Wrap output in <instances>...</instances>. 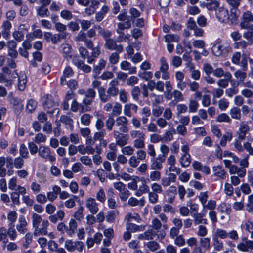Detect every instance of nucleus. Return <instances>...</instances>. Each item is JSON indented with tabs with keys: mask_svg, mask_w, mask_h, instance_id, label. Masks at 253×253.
<instances>
[{
	"mask_svg": "<svg viewBox=\"0 0 253 253\" xmlns=\"http://www.w3.org/2000/svg\"><path fill=\"white\" fill-rule=\"evenodd\" d=\"M7 75L0 73V83H3L7 87L11 86L15 79L18 78L17 86L21 91L24 90L27 83V76L23 72L18 74L17 70L12 71L11 75L9 77Z\"/></svg>",
	"mask_w": 253,
	"mask_h": 253,
	"instance_id": "1",
	"label": "nucleus"
},
{
	"mask_svg": "<svg viewBox=\"0 0 253 253\" xmlns=\"http://www.w3.org/2000/svg\"><path fill=\"white\" fill-rule=\"evenodd\" d=\"M119 83L118 81L115 79L111 80L109 83V87L107 90L105 88L102 89L103 92L100 98V102L106 103L109 101L112 97H116L119 93V89L118 87Z\"/></svg>",
	"mask_w": 253,
	"mask_h": 253,
	"instance_id": "2",
	"label": "nucleus"
},
{
	"mask_svg": "<svg viewBox=\"0 0 253 253\" xmlns=\"http://www.w3.org/2000/svg\"><path fill=\"white\" fill-rule=\"evenodd\" d=\"M248 57L245 53L241 54L240 52H235L232 55L231 60L233 63L240 65L242 70L246 71L247 69Z\"/></svg>",
	"mask_w": 253,
	"mask_h": 253,
	"instance_id": "3",
	"label": "nucleus"
},
{
	"mask_svg": "<svg viewBox=\"0 0 253 253\" xmlns=\"http://www.w3.org/2000/svg\"><path fill=\"white\" fill-rule=\"evenodd\" d=\"M231 49V47L227 42H219L212 46V52L214 55L220 56L228 52Z\"/></svg>",
	"mask_w": 253,
	"mask_h": 253,
	"instance_id": "4",
	"label": "nucleus"
},
{
	"mask_svg": "<svg viewBox=\"0 0 253 253\" xmlns=\"http://www.w3.org/2000/svg\"><path fill=\"white\" fill-rule=\"evenodd\" d=\"M115 126L117 127L119 131L123 133H127L128 130V120L125 116H120L116 118L115 120Z\"/></svg>",
	"mask_w": 253,
	"mask_h": 253,
	"instance_id": "5",
	"label": "nucleus"
},
{
	"mask_svg": "<svg viewBox=\"0 0 253 253\" xmlns=\"http://www.w3.org/2000/svg\"><path fill=\"white\" fill-rule=\"evenodd\" d=\"M124 133L119 131L118 130H114L113 131V136L115 142L120 147L125 146L128 143V136Z\"/></svg>",
	"mask_w": 253,
	"mask_h": 253,
	"instance_id": "6",
	"label": "nucleus"
},
{
	"mask_svg": "<svg viewBox=\"0 0 253 253\" xmlns=\"http://www.w3.org/2000/svg\"><path fill=\"white\" fill-rule=\"evenodd\" d=\"M38 155L43 159H48L51 163L56 160L55 157L51 154L50 149L47 146H40L39 148Z\"/></svg>",
	"mask_w": 253,
	"mask_h": 253,
	"instance_id": "7",
	"label": "nucleus"
},
{
	"mask_svg": "<svg viewBox=\"0 0 253 253\" xmlns=\"http://www.w3.org/2000/svg\"><path fill=\"white\" fill-rule=\"evenodd\" d=\"M215 15L220 22L227 23L229 21L228 10L224 7H218L216 10Z\"/></svg>",
	"mask_w": 253,
	"mask_h": 253,
	"instance_id": "8",
	"label": "nucleus"
},
{
	"mask_svg": "<svg viewBox=\"0 0 253 253\" xmlns=\"http://www.w3.org/2000/svg\"><path fill=\"white\" fill-rule=\"evenodd\" d=\"M242 242H239L237 245V248L241 252H249L253 250V241L248 240L247 238H242Z\"/></svg>",
	"mask_w": 253,
	"mask_h": 253,
	"instance_id": "9",
	"label": "nucleus"
},
{
	"mask_svg": "<svg viewBox=\"0 0 253 253\" xmlns=\"http://www.w3.org/2000/svg\"><path fill=\"white\" fill-rule=\"evenodd\" d=\"M117 41L110 38L105 42L104 47L107 49L115 50L118 53H121L123 50V47L121 44H117Z\"/></svg>",
	"mask_w": 253,
	"mask_h": 253,
	"instance_id": "10",
	"label": "nucleus"
},
{
	"mask_svg": "<svg viewBox=\"0 0 253 253\" xmlns=\"http://www.w3.org/2000/svg\"><path fill=\"white\" fill-rule=\"evenodd\" d=\"M85 207L92 214H95L99 211L98 204L92 197L88 198L85 201Z\"/></svg>",
	"mask_w": 253,
	"mask_h": 253,
	"instance_id": "11",
	"label": "nucleus"
},
{
	"mask_svg": "<svg viewBox=\"0 0 253 253\" xmlns=\"http://www.w3.org/2000/svg\"><path fill=\"white\" fill-rule=\"evenodd\" d=\"M250 131V126L248 122L242 121L240 123L238 131V139L243 140L245 139L246 135Z\"/></svg>",
	"mask_w": 253,
	"mask_h": 253,
	"instance_id": "12",
	"label": "nucleus"
},
{
	"mask_svg": "<svg viewBox=\"0 0 253 253\" xmlns=\"http://www.w3.org/2000/svg\"><path fill=\"white\" fill-rule=\"evenodd\" d=\"M59 51L67 59H71L72 56L73 49L71 45L68 43H63L59 47Z\"/></svg>",
	"mask_w": 253,
	"mask_h": 253,
	"instance_id": "13",
	"label": "nucleus"
},
{
	"mask_svg": "<svg viewBox=\"0 0 253 253\" xmlns=\"http://www.w3.org/2000/svg\"><path fill=\"white\" fill-rule=\"evenodd\" d=\"M165 161L164 157L159 155L157 158H151L150 169L153 170H160L163 168L162 163Z\"/></svg>",
	"mask_w": 253,
	"mask_h": 253,
	"instance_id": "14",
	"label": "nucleus"
},
{
	"mask_svg": "<svg viewBox=\"0 0 253 253\" xmlns=\"http://www.w3.org/2000/svg\"><path fill=\"white\" fill-rule=\"evenodd\" d=\"M96 92L93 88H88L86 90L85 97L83 99V103L88 107L93 102V99L96 97Z\"/></svg>",
	"mask_w": 253,
	"mask_h": 253,
	"instance_id": "15",
	"label": "nucleus"
},
{
	"mask_svg": "<svg viewBox=\"0 0 253 253\" xmlns=\"http://www.w3.org/2000/svg\"><path fill=\"white\" fill-rule=\"evenodd\" d=\"M71 110L73 112H77L79 111L80 113H83L88 111V107L83 103L82 101V103H79L76 99L73 100L71 104Z\"/></svg>",
	"mask_w": 253,
	"mask_h": 253,
	"instance_id": "16",
	"label": "nucleus"
},
{
	"mask_svg": "<svg viewBox=\"0 0 253 253\" xmlns=\"http://www.w3.org/2000/svg\"><path fill=\"white\" fill-rule=\"evenodd\" d=\"M49 226V222L46 219H43L41 225L38 228L34 230L33 234L35 236L40 235H46L48 234L47 227Z\"/></svg>",
	"mask_w": 253,
	"mask_h": 253,
	"instance_id": "17",
	"label": "nucleus"
},
{
	"mask_svg": "<svg viewBox=\"0 0 253 253\" xmlns=\"http://www.w3.org/2000/svg\"><path fill=\"white\" fill-rule=\"evenodd\" d=\"M241 27L242 29L247 30L243 33V36L248 41L250 44H252L253 42V25H244L243 27Z\"/></svg>",
	"mask_w": 253,
	"mask_h": 253,
	"instance_id": "18",
	"label": "nucleus"
},
{
	"mask_svg": "<svg viewBox=\"0 0 253 253\" xmlns=\"http://www.w3.org/2000/svg\"><path fill=\"white\" fill-rule=\"evenodd\" d=\"M27 222L23 215H20L16 225V229L20 234H24L27 231Z\"/></svg>",
	"mask_w": 253,
	"mask_h": 253,
	"instance_id": "19",
	"label": "nucleus"
},
{
	"mask_svg": "<svg viewBox=\"0 0 253 253\" xmlns=\"http://www.w3.org/2000/svg\"><path fill=\"white\" fill-rule=\"evenodd\" d=\"M229 172L230 174L233 175L237 174L240 178H243L246 176V169L241 167L234 165L230 168Z\"/></svg>",
	"mask_w": 253,
	"mask_h": 253,
	"instance_id": "20",
	"label": "nucleus"
},
{
	"mask_svg": "<svg viewBox=\"0 0 253 253\" xmlns=\"http://www.w3.org/2000/svg\"><path fill=\"white\" fill-rule=\"evenodd\" d=\"M253 22V15L249 11H246L242 15V21L240 23V26L253 25L250 22Z\"/></svg>",
	"mask_w": 253,
	"mask_h": 253,
	"instance_id": "21",
	"label": "nucleus"
},
{
	"mask_svg": "<svg viewBox=\"0 0 253 253\" xmlns=\"http://www.w3.org/2000/svg\"><path fill=\"white\" fill-rule=\"evenodd\" d=\"M138 106L133 103L126 104L124 106L123 113L125 116L130 117L132 116L131 111H133L135 113H137Z\"/></svg>",
	"mask_w": 253,
	"mask_h": 253,
	"instance_id": "22",
	"label": "nucleus"
},
{
	"mask_svg": "<svg viewBox=\"0 0 253 253\" xmlns=\"http://www.w3.org/2000/svg\"><path fill=\"white\" fill-rule=\"evenodd\" d=\"M120 68L121 70L127 71L129 74H134L136 73V67L131 65V63L127 61H123L120 63Z\"/></svg>",
	"mask_w": 253,
	"mask_h": 253,
	"instance_id": "23",
	"label": "nucleus"
},
{
	"mask_svg": "<svg viewBox=\"0 0 253 253\" xmlns=\"http://www.w3.org/2000/svg\"><path fill=\"white\" fill-rule=\"evenodd\" d=\"M74 72L70 66H67L63 71V75L60 78V84L61 85H65L67 78H70L73 76Z\"/></svg>",
	"mask_w": 253,
	"mask_h": 253,
	"instance_id": "24",
	"label": "nucleus"
},
{
	"mask_svg": "<svg viewBox=\"0 0 253 253\" xmlns=\"http://www.w3.org/2000/svg\"><path fill=\"white\" fill-rule=\"evenodd\" d=\"M177 194V188L174 185L169 187L166 191V195L168 196V202L172 204Z\"/></svg>",
	"mask_w": 253,
	"mask_h": 253,
	"instance_id": "25",
	"label": "nucleus"
},
{
	"mask_svg": "<svg viewBox=\"0 0 253 253\" xmlns=\"http://www.w3.org/2000/svg\"><path fill=\"white\" fill-rule=\"evenodd\" d=\"M212 171L214 175L218 177L220 179H225L227 175L226 172L222 166L217 165L212 167Z\"/></svg>",
	"mask_w": 253,
	"mask_h": 253,
	"instance_id": "26",
	"label": "nucleus"
},
{
	"mask_svg": "<svg viewBox=\"0 0 253 253\" xmlns=\"http://www.w3.org/2000/svg\"><path fill=\"white\" fill-rule=\"evenodd\" d=\"M90 49H92V52L90 56H87V62L89 64L92 63L95 60L96 58H97L100 54V45L98 44L96 47H94L93 46L92 48H90Z\"/></svg>",
	"mask_w": 253,
	"mask_h": 253,
	"instance_id": "27",
	"label": "nucleus"
},
{
	"mask_svg": "<svg viewBox=\"0 0 253 253\" xmlns=\"http://www.w3.org/2000/svg\"><path fill=\"white\" fill-rule=\"evenodd\" d=\"M2 35L6 39H8L10 30L11 28V24L9 21H4L2 24Z\"/></svg>",
	"mask_w": 253,
	"mask_h": 253,
	"instance_id": "28",
	"label": "nucleus"
},
{
	"mask_svg": "<svg viewBox=\"0 0 253 253\" xmlns=\"http://www.w3.org/2000/svg\"><path fill=\"white\" fill-rule=\"evenodd\" d=\"M77 222L73 219H71L69 223V226H67L66 232L67 234L71 236L74 234L77 230Z\"/></svg>",
	"mask_w": 253,
	"mask_h": 253,
	"instance_id": "29",
	"label": "nucleus"
},
{
	"mask_svg": "<svg viewBox=\"0 0 253 253\" xmlns=\"http://www.w3.org/2000/svg\"><path fill=\"white\" fill-rule=\"evenodd\" d=\"M179 163L182 167H188L191 163V156L189 154H181L179 159Z\"/></svg>",
	"mask_w": 253,
	"mask_h": 253,
	"instance_id": "30",
	"label": "nucleus"
},
{
	"mask_svg": "<svg viewBox=\"0 0 253 253\" xmlns=\"http://www.w3.org/2000/svg\"><path fill=\"white\" fill-rule=\"evenodd\" d=\"M43 219H42L41 215L33 213L32 216V226L34 228V230H36L39 226H40V224H42Z\"/></svg>",
	"mask_w": 253,
	"mask_h": 253,
	"instance_id": "31",
	"label": "nucleus"
},
{
	"mask_svg": "<svg viewBox=\"0 0 253 253\" xmlns=\"http://www.w3.org/2000/svg\"><path fill=\"white\" fill-rule=\"evenodd\" d=\"M229 15V20L231 23L235 24L237 23L238 18L239 15V9L230 8Z\"/></svg>",
	"mask_w": 253,
	"mask_h": 253,
	"instance_id": "32",
	"label": "nucleus"
},
{
	"mask_svg": "<svg viewBox=\"0 0 253 253\" xmlns=\"http://www.w3.org/2000/svg\"><path fill=\"white\" fill-rule=\"evenodd\" d=\"M191 216L194 218V222L195 225L200 223L207 224V220L203 218V215L199 213H191Z\"/></svg>",
	"mask_w": 253,
	"mask_h": 253,
	"instance_id": "33",
	"label": "nucleus"
},
{
	"mask_svg": "<svg viewBox=\"0 0 253 253\" xmlns=\"http://www.w3.org/2000/svg\"><path fill=\"white\" fill-rule=\"evenodd\" d=\"M106 61L105 60L101 59L99 60L98 65H94L93 72L95 73L94 77L95 78L105 67Z\"/></svg>",
	"mask_w": 253,
	"mask_h": 253,
	"instance_id": "34",
	"label": "nucleus"
},
{
	"mask_svg": "<svg viewBox=\"0 0 253 253\" xmlns=\"http://www.w3.org/2000/svg\"><path fill=\"white\" fill-rule=\"evenodd\" d=\"M43 105L44 109H50L55 106V103L53 101L51 95H46L45 96V100L43 102Z\"/></svg>",
	"mask_w": 253,
	"mask_h": 253,
	"instance_id": "35",
	"label": "nucleus"
},
{
	"mask_svg": "<svg viewBox=\"0 0 253 253\" xmlns=\"http://www.w3.org/2000/svg\"><path fill=\"white\" fill-rule=\"evenodd\" d=\"M150 191L149 187L145 181L142 182L139 189L136 191L135 195L137 197L141 196L143 194L148 193Z\"/></svg>",
	"mask_w": 253,
	"mask_h": 253,
	"instance_id": "36",
	"label": "nucleus"
},
{
	"mask_svg": "<svg viewBox=\"0 0 253 253\" xmlns=\"http://www.w3.org/2000/svg\"><path fill=\"white\" fill-rule=\"evenodd\" d=\"M217 209L220 212L227 215L230 214L231 211V209L229 204L226 203H221L218 206Z\"/></svg>",
	"mask_w": 253,
	"mask_h": 253,
	"instance_id": "37",
	"label": "nucleus"
},
{
	"mask_svg": "<svg viewBox=\"0 0 253 253\" xmlns=\"http://www.w3.org/2000/svg\"><path fill=\"white\" fill-rule=\"evenodd\" d=\"M95 28L98 30V34L102 36V37L105 39V42L107 40L110 39L111 33L109 30H106L101 28L100 26H95Z\"/></svg>",
	"mask_w": 253,
	"mask_h": 253,
	"instance_id": "38",
	"label": "nucleus"
},
{
	"mask_svg": "<svg viewBox=\"0 0 253 253\" xmlns=\"http://www.w3.org/2000/svg\"><path fill=\"white\" fill-rule=\"evenodd\" d=\"M125 219L128 222H131L132 221H135L138 223L140 222L141 220V219L139 216V215L137 213H128Z\"/></svg>",
	"mask_w": 253,
	"mask_h": 253,
	"instance_id": "39",
	"label": "nucleus"
},
{
	"mask_svg": "<svg viewBox=\"0 0 253 253\" xmlns=\"http://www.w3.org/2000/svg\"><path fill=\"white\" fill-rule=\"evenodd\" d=\"M68 33L52 34L51 42L54 44H57L61 39H65Z\"/></svg>",
	"mask_w": 253,
	"mask_h": 253,
	"instance_id": "40",
	"label": "nucleus"
},
{
	"mask_svg": "<svg viewBox=\"0 0 253 253\" xmlns=\"http://www.w3.org/2000/svg\"><path fill=\"white\" fill-rule=\"evenodd\" d=\"M91 85L93 89L96 88L97 89L98 97L100 99L103 92L102 89L105 88L103 86H101V82L98 80H94L92 81Z\"/></svg>",
	"mask_w": 253,
	"mask_h": 253,
	"instance_id": "41",
	"label": "nucleus"
},
{
	"mask_svg": "<svg viewBox=\"0 0 253 253\" xmlns=\"http://www.w3.org/2000/svg\"><path fill=\"white\" fill-rule=\"evenodd\" d=\"M6 164V158L4 156L0 157V176L4 177L6 176L7 171L4 166Z\"/></svg>",
	"mask_w": 253,
	"mask_h": 253,
	"instance_id": "42",
	"label": "nucleus"
},
{
	"mask_svg": "<svg viewBox=\"0 0 253 253\" xmlns=\"http://www.w3.org/2000/svg\"><path fill=\"white\" fill-rule=\"evenodd\" d=\"M126 229L131 232H134L137 231H143L145 226H138L132 223H128L126 225Z\"/></svg>",
	"mask_w": 253,
	"mask_h": 253,
	"instance_id": "43",
	"label": "nucleus"
},
{
	"mask_svg": "<svg viewBox=\"0 0 253 253\" xmlns=\"http://www.w3.org/2000/svg\"><path fill=\"white\" fill-rule=\"evenodd\" d=\"M145 136L134 139L133 142V147L137 149H143L145 147Z\"/></svg>",
	"mask_w": 253,
	"mask_h": 253,
	"instance_id": "44",
	"label": "nucleus"
},
{
	"mask_svg": "<svg viewBox=\"0 0 253 253\" xmlns=\"http://www.w3.org/2000/svg\"><path fill=\"white\" fill-rule=\"evenodd\" d=\"M211 240L208 237L200 238V243L201 247L205 250H209L211 247Z\"/></svg>",
	"mask_w": 253,
	"mask_h": 253,
	"instance_id": "45",
	"label": "nucleus"
},
{
	"mask_svg": "<svg viewBox=\"0 0 253 253\" xmlns=\"http://www.w3.org/2000/svg\"><path fill=\"white\" fill-rule=\"evenodd\" d=\"M121 152L123 154L127 156H132L133 155L135 149L133 146L130 145L125 146L121 147Z\"/></svg>",
	"mask_w": 253,
	"mask_h": 253,
	"instance_id": "46",
	"label": "nucleus"
},
{
	"mask_svg": "<svg viewBox=\"0 0 253 253\" xmlns=\"http://www.w3.org/2000/svg\"><path fill=\"white\" fill-rule=\"evenodd\" d=\"M230 115L232 118L236 120H240L241 118V110L240 108L237 107L232 108L230 111Z\"/></svg>",
	"mask_w": 253,
	"mask_h": 253,
	"instance_id": "47",
	"label": "nucleus"
},
{
	"mask_svg": "<svg viewBox=\"0 0 253 253\" xmlns=\"http://www.w3.org/2000/svg\"><path fill=\"white\" fill-rule=\"evenodd\" d=\"M92 117V116L89 114H84L81 117V123L84 126H88L90 124L91 119Z\"/></svg>",
	"mask_w": 253,
	"mask_h": 253,
	"instance_id": "48",
	"label": "nucleus"
},
{
	"mask_svg": "<svg viewBox=\"0 0 253 253\" xmlns=\"http://www.w3.org/2000/svg\"><path fill=\"white\" fill-rule=\"evenodd\" d=\"M250 44L248 41L246 42L245 40L241 41L239 42H236L234 44V48L236 49H241L244 51L245 49L247 46Z\"/></svg>",
	"mask_w": 253,
	"mask_h": 253,
	"instance_id": "49",
	"label": "nucleus"
},
{
	"mask_svg": "<svg viewBox=\"0 0 253 253\" xmlns=\"http://www.w3.org/2000/svg\"><path fill=\"white\" fill-rule=\"evenodd\" d=\"M154 237V234L153 233L152 231L151 230H148L144 233L140 234L138 237V239L141 240H150L153 239Z\"/></svg>",
	"mask_w": 253,
	"mask_h": 253,
	"instance_id": "50",
	"label": "nucleus"
},
{
	"mask_svg": "<svg viewBox=\"0 0 253 253\" xmlns=\"http://www.w3.org/2000/svg\"><path fill=\"white\" fill-rule=\"evenodd\" d=\"M216 206V202L214 200H210L208 201L207 203H205L203 205V210H209L210 211H213Z\"/></svg>",
	"mask_w": 253,
	"mask_h": 253,
	"instance_id": "51",
	"label": "nucleus"
},
{
	"mask_svg": "<svg viewBox=\"0 0 253 253\" xmlns=\"http://www.w3.org/2000/svg\"><path fill=\"white\" fill-rule=\"evenodd\" d=\"M37 14L41 17H45L48 16L49 15V11L47 7L45 6H40L37 10Z\"/></svg>",
	"mask_w": 253,
	"mask_h": 253,
	"instance_id": "52",
	"label": "nucleus"
},
{
	"mask_svg": "<svg viewBox=\"0 0 253 253\" xmlns=\"http://www.w3.org/2000/svg\"><path fill=\"white\" fill-rule=\"evenodd\" d=\"M11 103L14 106V109L17 110V111H20L23 108V106L21 100L17 98H12Z\"/></svg>",
	"mask_w": 253,
	"mask_h": 253,
	"instance_id": "53",
	"label": "nucleus"
},
{
	"mask_svg": "<svg viewBox=\"0 0 253 253\" xmlns=\"http://www.w3.org/2000/svg\"><path fill=\"white\" fill-rule=\"evenodd\" d=\"M219 3L217 0H212L210 2H208L205 4L206 8L210 11H214L217 10L218 8Z\"/></svg>",
	"mask_w": 253,
	"mask_h": 253,
	"instance_id": "54",
	"label": "nucleus"
},
{
	"mask_svg": "<svg viewBox=\"0 0 253 253\" xmlns=\"http://www.w3.org/2000/svg\"><path fill=\"white\" fill-rule=\"evenodd\" d=\"M86 153L88 154H94L95 151L98 154H99L101 151V149L99 147V145H95V148H93L92 146L86 145Z\"/></svg>",
	"mask_w": 253,
	"mask_h": 253,
	"instance_id": "55",
	"label": "nucleus"
},
{
	"mask_svg": "<svg viewBox=\"0 0 253 253\" xmlns=\"http://www.w3.org/2000/svg\"><path fill=\"white\" fill-rule=\"evenodd\" d=\"M245 71L238 70L234 73L235 78L240 82H243L247 77L246 73Z\"/></svg>",
	"mask_w": 253,
	"mask_h": 253,
	"instance_id": "56",
	"label": "nucleus"
},
{
	"mask_svg": "<svg viewBox=\"0 0 253 253\" xmlns=\"http://www.w3.org/2000/svg\"><path fill=\"white\" fill-rule=\"evenodd\" d=\"M96 199L98 201L102 203H104L106 201V194L104 189L102 188H100L99 190L96 193Z\"/></svg>",
	"mask_w": 253,
	"mask_h": 253,
	"instance_id": "57",
	"label": "nucleus"
},
{
	"mask_svg": "<svg viewBox=\"0 0 253 253\" xmlns=\"http://www.w3.org/2000/svg\"><path fill=\"white\" fill-rule=\"evenodd\" d=\"M213 246L214 249L217 251H220L223 249V243L222 241L217 238H213Z\"/></svg>",
	"mask_w": 253,
	"mask_h": 253,
	"instance_id": "58",
	"label": "nucleus"
},
{
	"mask_svg": "<svg viewBox=\"0 0 253 253\" xmlns=\"http://www.w3.org/2000/svg\"><path fill=\"white\" fill-rule=\"evenodd\" d=\"M216 121L220 123H231V119L227 114L223 113L218 115Z\"/></svg>",
	"mask_w": 253,
	"mask_h": 253,
	"instance_id": "59",
	"label": "nucleus"
},
{
	"mask_svg": "<svg viewBox=\"0 0 253 253\" xmlns=\"http://www.w3.org/2000/svg\"><path fill=\"white\" fill-rule=\"evenodd\" d=\"M228 232L223 229L218 228L215 232V237L214 238L225 239L228 237Z\"/></svg>",
	"mask_w": 253,
	"mask_h": 253,
	"instance_id": "60",
	"label": "nucleus"
},
{
	"mask_svg": "<svg viewBox=\"0 0 253 253\" xmlns=\"http://www.w3.org/2000/svg\"><path fill=\"white\" fill-rule=\"evenodd\" d=\"M199 106L198 102L193 99H190L189 103V112L194 113L197 110Z\"/></svg>",
	"mask_w": 253,
	"mask_h": 253,
	"instance_id": "61",
	"label": "nucleus"
},
{
	"mask_svg": "<svg viewBox=\"0 0 253 253\" xmlns=\"http://www.w3.org/2000/svg\"><path fill=\"white\" fill-rule=\"evenodd\" d=\"M131 95L133 100L138 101L140 95V89L138 86H134L131 90Z\"/></svg>",
	"mask_w": 253,
	"mask_h": 253,
	"instance_id": "62",
	"label": "nucleus"
},
{
	"mask_svg": "<svg viewBox=\"0 0 253 253\" xmlns=\"http://www.w3.org/2000/svg\"><path fill=\"white\" fill-rule=\"evenodd\" d=\"M148 194L149 201L150 203L154 204L157 203L159 198L158 193L149 191Z\"/></svg>",
	"mask_w": 253,
	"mask_h": 253,
	"instance_id": "63",
	"label": "nucleus"
},
{
	"mask_svg": "<svg viewBox=\"0 0 253 253\" xmlns=\"http://www.w3.org/2000/svg\"><path fill=\"white\" fill-rule=\"evenodd\" d=\"M241 228L250 233L253 230V222L246 220L241 225Z\"/></svg>",
	"mask_w": 253,
	"mask_h": 253,
	"instance_id": "64",
	"label": "nucleus"
}]
</instances>
